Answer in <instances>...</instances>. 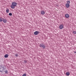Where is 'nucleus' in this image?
Returning <instances> with one entry per match:
<instances>
[{
  "label": "nucleus",
  "mask_w": 76,
  "mask_h": 76,
  "mask_svg": "<svg viewBox=\"0 0 76 76\" xmlns=\"http://www.w3.org/2000/svg\"><path fill=\"white\" fill-rule=\"evenodd\" d=\"M17 5V3L16 2H12V5L10 6L11 8L12 9H14L15 8V7Z\"/></svg>",
  "instance_id": "f257e3e1"
},
{
  "label": "nucleus",
  "mask_w": 76,
  "mask_h": 76,
  "mask_svg": "<svg viewBox=\"0 0 76 76\" xmlns=\"http://www.w3.org/2000/svg\"><path fill=\"white\" fill-rule=\"evenodd\" d=\"M39 46L40 47H42L43 48H45V45L44 44H40Z\"/></svg>",
  "instance_id": "f03ea898"
},
{
  "label": "nucleus",
  "mask_w": 76,
  "mask_h": 76,
  "mask_svg": "<svg viewBox=\"0 0 76 76\" xmlns=\"http://www.w3.org/2000/svg\"><path fill=\"white\" fill-rule=\"evenodd\" d=\"M4 69H3V68H1V66H0V72L1 73H4V71L3 70H4Z\"/></svg>",
  "instance_id": "7ed1b4c3"
},
{
  "label": "nucleus",
  "mask_w": 76,
  "mask_h": 76,
  "mask_svg": "<svg viewBox=\"0 0 76 76\" xmlns=\"http://www.w3.org/2000/svg\"><path fill=\"white\" fill-rule=\"evenodd\" d=\"M59 28L60 29H62L64 28V26L62 24H61L59 26Z\"/></svg>",
  "instance_id": "20e7f679"
},
{
  "label": "nucleus",
  "mask_w": 76,
  "mask_h": 76,
  "mask_svg": "<svg viewBox=\"0 0 76 76\" xmlns=\"http://www.w3.org/2000/svg\"><path fill=\"white\" fill-rule=\"evenodd\" d=\"M39 32L37 31H35L34 32V34L35 35H38V34H39Z\"/></svg>",
  "instance_id": "39448f33"
},
{
  "label": "nucleus",
  "mask_w": 76,
  "mask_h": 76,
  "mask_svg": "<svg viewBox=\"0 0 76 76\" xmlns=\"http://www.w3.org/2000/svg\"><path fill=\"white\" fill-rule=\"evenodd\" d=\"M65 16L66 18H69V17L70 16V15H69V14H65Z\"/></svg>",
  "instance_id": "423d86ee"
},
{
  "label": "nucleus",
  "mask_w": 76,
  "mask_h": 76,
  "mask_svg": "<svg viewBox=\"0 0 76 76\" xmlns=\"http://www.w3.org/2000/svg\"><path fill=\"white\" fill-rule=\"evenodd\" d=\"M70 6V4H66V6L67 8H69V6Z\"/></svg>",
  "instance_id": "0eeeda50"
},
{
  "label": "nucleus",
  "mask_w": 76,
  "mask_h": 76,
  "mask_svg": "<svg viewBox=\"0 0 76 76\" xmlns=\"http://www.w3.org/2000/svg\"><path fill=\"white\" fill-rule=\"evenodd\" d=\"M1 68H3V69H5V67H6V66L3 64H2L1 65Z\"/></svg>",
  "instance_id": "6e6552de"
},
{
  "label": "nucleus",
  "mask_w": 76,
  "mask_h": 76,
  "mask_svg": "<svg viewBox=\"0 0 76 76\" xmlns=\"http://www.w3.org/2000/svg\"><path fill=\"white\" fill-rule=\"evenodd\" d=\"M45 13V11H42L41 12V15H44Z\"/></svg>",
  "instance_id": "1a4fd4ad"
},
{
  "label": "nucleus",
  "mask_w": 76,
  "mask_h": 76,
  "mask_svg": "<svg viewBox=\"0 0 76 76\" xmlns=\"http://www.w3.org/2000/svg\"><path fill=\"white\" fill-rule=\"evenodd\" d=\"M8 56H9V55H8L7 54H6L5 55L4 57L5 58H7V57H8Z\"/></svg>",
  "instance_id": "9d476101"
},
{
  "label": "nucleus",
  "mask_w": 76,
  "mask_h": 76,
  "mask_svg": "<svg viewBox=\"0 0 76 76\" xmlns=\"http://www.w3.org/2000/svg\"><path fill=\"white\" fill-rule=\"evenodd\" d=\"M66 75L67 76H69L70 75V73L69 72H68L66 73Z\"/></svg>",
  "instance_id": "9b49d317"
},
{
  "label": "nucleus",
  "mask_w": 76,
  "mask_h": 76,
  "mask_svg": "<svg viewBox=\"0 0 76 76\" xmlns=\"http://www.w3.org/2000/svg\"><path fill=\"white\" fill-rule=\"evenodd\" d=\"M3 22H4V23H6V22H7V20L4 19L3 20Z\"/></svg>",
  "instance_id": "f8f14e48"
},
{
  "label": "nucleus",
  "mask_w": 76,
  "mask_h": 76,
  "mask_svg": "<svg viewBox=\"0 0 76 76\" xmlns=\"http://www.w3.org/2000/svg\"><path fill=\"white\" fill-rule=\"evenodd\" d=\"M6 13H9V9H7V10H6Z\"/></svg>",
  "instance_id": "ddd939ff"
},
{
  "label": "nucleus",
  "mask_w": 76,
  "mask_h": 76,
  "mask_svg": "<svg viewBox=\"0 0 76 76\" xmlns=\"http://www.w3.org/2000/svg\"><path fill=\"white\" fill-rule=\"evenodd\" d=\"M23 61L24 63L25 64H26V63H27V61L24 60Z\"/></svg>",
  "instance_id": "4468645a"
},
{
  "label": "nucleus",
  "mask_w": 76,
  "mask_h": 76,
  "mask_svg": "<svg viewBox=\"0 0 76 76\" xmlns=\"http://www.w3.org/2000/svg\"><path fill=\"white\" fill-rule=\"evenodd\" d=\"M5 73L6 74H8V71L7 70H6L5 71Z\"/></svg>",
  "instance_id": "2eb2a0df"
},
{
  "label": "nucleus",
  "mask_w": 76,
  "mask_h": 76,
  "mask_svg": "<svg viewBox=\"0 0 76 76\" xmlns=\"http://www.w3.org/2000/svg\"><path fill=\"white\" fill-rule=\"evenodd\" d=\"M67 3H68V4H70V1H67Z\"/></svg>",
  "instance_id": "dca6fc26"
},
{
  "label": "nucleus",
  "mask_w": 76,
  "mask_h": 76,
  "mask_svg": "<svg viewBox=\"0 0 76 76\" xmlns=\"http://www.w3.org/2000/svg\"><path fill=\"white\" fill-rule=\"evenodd\" d=\"M3 21V19L1 18H0V22H2Z\"/></svg>",
  "instance_id": "f3484780"
},
{
  "label": "nucleus",
  "mask_w": 76,
  "mask_h": 76,
  "mask_svg": "<svg viewBox=\"0 0 76 76\" xmlns=\"http://www.w3.org/2000/svg\"><path fill=\"white\" fill-rule=\"evenodd\" d=\"M9 16H12V13H9Z\"/></svg>",
  "instance_id": "a211bd4d"
},
{
  "label": "nucleus",
  "mask_w": 76,
  "mask_h": 76,
  "mask_svg": "<svg viewBox=\"0 0 76 76\" xmlns=\"http://www.w3.org/2000/svg\"><path fill=\"white\" fill-rule=\"evenodd\" d=\"M73 33L74 34H76V31H73Z\"/></svg>",
  "instance_id": "6ab92c4d"
},
{
  "label": "nucleus",
  "mask_w": 76,
  "mask_h": 76,
  "mask_svg": "<svg viewBox=\"0 0 76 76\" xmlns=\"http://www.w3.org/2000/svg\"><path fill=\"white\" fill-rule=\"evenodd\" d=\"M26 74H24L22 76H26Z\"/></svg>",
  "instance_id": "aec40b11"
},
{
  "label": "nucleus",
  "mask_w": 76,
  "mask_h": 76,
  "mask_svg": "<svg viewBox=\"0 0 76 76\" xmlns=\"http://www.w3.org/2000/svg\"><path fill=\"white\" fill-rule=\"evenodd\" d=\"M15 56H16V57H18V54H16Z\"/></svg>",
  "instance_id": "412c9836"
},
{
  "label": "nucleus",
  "mask_w": 76,
  "mask_h": 76,
  "mask_svg": "<svg viewBox=\"0 0 76 76\" xmlns=\"http://www.w3.org/2000/svg\"><path fill=\"white\" fill-rule=\"evenodd\" d=\"M75 53H76V52H75Z\"/></svg>",
  "instance_id": "4be33fe9"
},
{
  "label": "nucleus",
  "mask_w": 76,
  "mask_h": 76,
  "mask_svg": "<svg viewBox=\"0 0 76 76\" xmlns=\"http://www.w3.org/2000/svg\"><path fill=\"white\" fill-rule=\"evenodd\" d=\"M75 53H76V52H75Z\"/></svg>",
  "instance_id": "5701e85b"
}]
</instances>
